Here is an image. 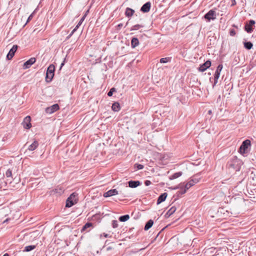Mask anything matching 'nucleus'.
Instances as JSON below:
<instances>
[{
  "label": "nucleus",
  "mask_w": 256,
  "mask_h": 256,
  "mask_svg": "<svg viewBox=\"0 0 256 256\" xmlns=\"http://www.w3.org/2000/svg\"><path fill=\"white\" fill-rule=\"evenodd\" d=\"M139 44L138 40L136 38H133L131 40V46L132 48L136 47Z\"/></svg>",
  "instance_id": "nucleus-18"
},
{
  "label": "nucleus",
  "mask_w": 256,
  "mask_h": 256,
  "mask_svg": "<svg viewBox=\"0 0 256 256\" xmlns=\"http://www.w3.org/2000/svg\"><path fill=\"white\" fill-rule=\"evenodd\" d=\"M222 68H223V66L222 64H219L214 74V84L213 86L216 85V84L218 82V80L220 78V72L222 70Z\"/></svg>",
  "instance_id": "nucleus-4"
},
{
  "label": "nucleus",
  "mask_w": 256,
  "mask_h": 256,
  "mask_svg": "<svg viewBox=\"0 0 256 256\" xmlns=\"http://www.w3.org/2000/svg\"><path fill=\"white\" fill-rule=\"evenodd\" d=\"M76 203L68 199L66 200V206L67 208H70L74 205Z\"/></svg>",
  "instance_id": "nucleus-30"
},
{
  "label": "nucleus",
  "mask_w": 256,
  "mask_h": 256,
  "mask_svg": "<svg viewBox=\"0 0 256 256\" xmlns=\"http://www.w3.org/2000/svg\"><path fill=\"white\" fill-rule=\"evenodd\" d=\"M112 226L114 228H116L118 226V223L117 220H114L112 222Z\"/></svg>",
  "instance_id": "nucleus-37"
},
{
  "label": "nucleus",
  "mask_w": 256,
  "mask_h": 256,
  "mask_svg": "<svg viewBox=\"0 0 256 256\" xmlns=\"http://www.w3.org/2000/svg\"><path fill=\"white\" fill-rule=\"evenodd\" d=\"M167 196H168V194L166 192H164V193L162 194H160L158 198L157 204H159L160 203H162V202H164L166 200Z\"/></svg>",
  "instance_id": "nucleus-14"
},
{
  "label": "nucleus",
  "mask_w": 256,
  "mask_h": 256,
  "mask_svg": "<svg viewBox=\"0 0 256 256\" xmlns=\"http://www.w3.org/2000/svg\"><path fill=\"white\" fill-rule=\"evenodd\" d=\"M36 246L34 245H30V246H26L24 248V251L26 252H30L32 250H34L36 248Z\"/></svg>",
  "instance_id": "nucleus-26"
},
{
  "label": "nucleus",
  "mask_w": 256,
  "mask_h": 256,
  "mask_svg": "<svg viewBox=\"0 0 256 256\" xmlns=\"http://www.w3.org/2000/svg\"><path fill=\"white\" fill-rule=\"evenodd\" d=\"M200 178L198 176L192 177L190 180L185 184V188L189 189L190 187L199 182Z\"/></svg>",
  "instance_id": "nucleus-2"
},
{
  "label": "nucleus",
  "mask_w": 256,
  "mask_h": 256,
  "mask_svg": "<svg viewBox=\"0 0 256 256\" xmlns=\"http://www.w3.org/2000/svg\"><path fill=\"white\" fill-rule=\"evenodd\" d=\"M124 194V196H128V194L127 193H124V194Z\"/></svg>",
  "instance_id": "nucleus-43"
},
{
  "label": "nucleus",
  "mask_w": 256,
  "mask_h": 256,
  "mask_svg": "<svg viewBox=\"0 0 256 256\" xmlns=\"http://www.w3.org/2000/svg\"><path fill=\"white\" fill-rule=\"evenodd\" d=\"M208 113H210V114L211 113V110H209Z\"/></svg>",
  "instance_id": "nucleus-47"
},
{
  "label": "nucleus",
  "mask_w": 256,
  "mask_h": 256,
  "mask_svg": "<svg viewBox=\"0 0 256 256\" xmlns=\"http://www.w3.org/2000/svg\"><path fill=\"white\" fill-rule=\"evenodd\" d=\"M255 24L254 20H250L248 24H246L245 26V30L248 32L250 33L252 31V26Z\"/></svg>",
  "instance_id": "nucleus-10"
},
{
  "label": "nucleus",
  "mask_w": 256,
  "mask_h": 256,
  "mask_svg": "<svg viewBox=\"0 0 256 256\" xmlns=\"http://www.w3.org/2000/svg\"><path fill=\"white\" fill-rule=\"evenodd\" d=\"M18 49L17 45H14L12 48L9 51L8 53L6 56V58L8 60H11L14 55Z\"/></svg>",
  "instance_id": "nucleus-8"
},
{
  "label": "nucleus",
  "mask_w": 256,
  "mask_h": 256,
  "mask_svg": "<svg viewBox=\"0 0 256 256\" xmlns=\"http://www.w3.org/2000/svg\"><path fill=\"white\" fill-rule=\"evenodd\" d=\"M172 58L170 57H166L164 58H162L160 60V63L164 64L168 62H170Z\"/></svg>",
  "instance_id": "nucleus-28"
},
{
  "label": "nucleus",
  "mask_w": 256,
  "mask_h": 256,
  "mask_svg": "<svg viewBox=\"0 0 256 256\" xmlns=\"http://www.w3.org/2000/svg\"><path fill=\"white\" fill-rule=\"evenodd\" d=\"M134 10L130 8H128L126 10L125 14L126 16L130 17L132 16L134 14Z\"/></svg>",
  "instance_id": "nucleus-22"
},
{
  "label": "nucleus",
  "mask_w": 256,
  "mask_h": 256,
  "mask_svg": "<svg viewBox=\"0 0 256 256\" xmlns=\"http://www.w3.org/2000/svg\"><path fill=\"white\" fill-rule=\"evenodd\" d=\"M116 88H112L108 92V96H112L113 92H116Z\"/></svg>",
  "instance_id": "nucleus-33"
},
{
  "label": "nucleus",
  "mask_w": 256,
  "mask_h": 256,
  "mask_svg": "<svg viewBox=\"0 0 256 256\" xmlns=\"http://www.w3.org/2000/svg\"><path fill=\"white\" fill-rule=\"evenodd\" d=\"M34 12L28 18V20H27V22H30L32 18L33 17V14H34Z\"/></svg>",
  "instance_id": "nucleus-39"
},
{
  "label": "nucleus",
  "mask_w": 256,
  "mask_h": 256,
  "mask_svg": "<svg viewBox=\"0 0 256 256\" xmlns=\"http://www.w3.org/2000/svg\"><path fill=\"white\" fill-rule=\"evenodd\" d=\"M38 146V142L36 140H34L32 144L30 145L28 147V150L30 151H32L36 150Z\"/></svg>",
  "instance_id": "nucleus-16"
},
{
  "label": "nucleus",
  "mask_w": 256,
  "mask_h": 256,
  "mask_svg": "<svg viewBox=\"0 0 256 256\" xmlns=\"http://www.w3.org/2000/svg\"><path fill=\"white\" fill-rule=\"evenodd\" d=\"M140 184V182L138 180L133 181L130 180L128 182V186L132 188H135Z\"/></svg>",
  "instance_id": "nucleus-15"
},
{
  "label": "nucleus",
  "mask_w": 256,
  "mask_h": 256,
  "mask_svg": "<svg viewBox=\"0 0 256 256\" xmlns=\"http://www.w3.org/2000/svg\"><path fill=\"white\" fill-rule=\"evenodd\" d=\"M151 184H152L151 182L148 180H146L144 182V184L146 186H148L150 185Z\"/></svg>",
  "instance_id": "nucleus-40"
},
{
  "label": "nucleus",
  "mask_w": 256,
  "mask_h": 256,
  "mask_svg": "<svg viewBox=\"0 0 256 256\" xmlns=\"http://www.w3.org/2000/svg\"><path fill=\"white\" fill-rule=\"evenodd\" d=\"M182 175V172H176L170 176V179L171 180H174V179L178 178V177Z\"/></svg>",
  "instance_id": "nucleus-24"
},
{
  "label": "nucleus",
  "mask_w": 256,
  "mask_h": 256,
  "mask_svg": "<svg viewBox=\"0 0 256 256\" xmlns=\"http://www.w3.org/2000/svg\"><path fill=\"white\" fill-rule=\"evenodd\" d=\"M126 190H128V186H127L126 187Z\"/></svg>",
  "instance_id": "nucleus-48"
},
{
  "label": "nucleus",
  "mask_w": 256,
  "mask_h": 256,
  "mask_svg": "<svg viewBox=\"0 0 256 256\" xmlns=\"http://www.w3.org/2000/svg\"><path fill=\"white\" fill-rule=\"evenodd\" d=\"M154 221L152 220H149L146 224L144 226V230H149L153 225Z\"/></svg>",
  "instance_id": "nucleus-23"
},
{
  "label": "nucleus",
  "mask_w": 256,
  "mask_h": 256,
  "mask_svg": "<svg viewBox=\"0 0 256 256\" xmlns=\"http://www.w3.org/2000/svg\"><path fill=\"white\" fill-rule=\"evenodd\" d=\"M176 210V208L174 206L172 207L165 214V217L166 218H169L172 214Z\"/></svg>",
  "instance_id": "nucleus-17"
},
{
  "label": "nucleus",
  "mask_w": 256,
  "mask_h": 256,
  "mask_svg": "<svg viewBox=\"0 0 256 256\" xmlns=\"http://www.w3.org/2000/svg\"><path fill=\"white\" fill-rule=\"evenodd\" d=\"M110 248H108V250L109 249H110Z\"/></svg>",
  "instance_id": "nucleus-50"
},
{
  "label": "nucleus",
  "mask_w": 256,
  "mask_h": 256,
  "mask_svg": "<svg viewBox=\"0 0 256 256\" xmlns=\"http://www.w3.org/2000/svg\"><path fill=\"white\" fill-rule=\"evenodd\" d=\"M112 110L114 112H118L120 110V108L118 102H114L112 106Z\"/></svg>",
  "instance_id": "nucleus-21"
},
{
  "label": "nucleus",
  "mask_w": 256,
  "mask_h": 256,
  "mask_svg": "<svg viewBox=\"0 0 256 256\" xmlns=\"http://www.w3.org/2000/svg\"><path fill=\"white\" fill-rule=\"evenodd\" d=\"M135 168H136L138 170H142L144 168V166L141 164H136L134 165Z\"/></svg>",
  "instance_id": "nucleus-36"
},
{
  "label": "nucleus",
  "mask_w": 256,
  "mask_h": 256,
  "mask_svg": "<svg viewBox=\"0 0 256 256\" xmlns=\"http://www.w3.org/2000/svg\"><path fill=\"white\" fill-rule=\"evenodd\" d=\"M250 146V141L249 140H244L240 148V152L242 154H245L246 150Z\"/></svg>",
  "instance_id": "nucleus-3"
},
{
  "label": "nucleus",
  "mask_w": 256,
  "mask_h": 256,
  "mask_svg": "<svg viewBox=\"0 0 256 256\" xmlns=\"http://www.w3.org/2000/svg\"><path fill=\"white\" fill-rule=\"evenodd\" d=\"M71 36H71L70 34H69V35L66 37V39H67V40L69 39Z\"/></svg>",
  "instance_id": "nucleus-42"
},
{
  "label": "nucleus",
  "mask_w": 256,
  "mask_h": 256,
  "mask_svg": "<svg viewBox=\"0 0 256 256\" xmlns=\"http://www.w3.org/2000/svg\"><path fill=\"white\" fill-rule=\"evenodd\" d=\"M230 34L231 36H234L236 34V31L234 29L230 30Z\"/></svg>",
  "instance_id": "nucleus-38"
},
{
  "label": "nucleus",
  "mask_w": 256,
  "mask_h": 256,
  "mask_svg": "<svg viewBox=\"0 0 256 256\" xmlns=\"http://www.w3.org/2000/svg\"><path fill=\"white\" fill-rule=\"evenodd\" d=\"M64 64L62 62L61 64L60 68L64 66Z\"/></svg>",
  "instance_id": "nucleus-45"
},
{
  "label": "nucleus",
  "mask_w": 256,
  "mask_h": 256,
  "mask_svg": "<svg viewBox=\"0 0 256 256\" xmlns=\"http://www.w3.org/2000/svg\"><path fill=\"white\" fill-rule=\"evenodd\" d=\"M60 108L58 104H54L52 106L48 107L46 108L45 112L46 113L48 114H52L58 110Z\"/></svg>",
  "instance_id": "nucleus-5"
},
{
  "label": "nucleus",
  "mask_w": 256,
  "mask_h": 256,
  "mask_svg": "<svg viewBox=\"0 0 256 256\" xmlns=\"http://www.w3.org/2000/svg\"><path fill=\"white\" fill-rule=\"evenodd\" d=\"M6 176L8 178H9V179L7 180V182L10 181V184H11V179L12 178V172L10 169H8L6 171Z\"/></svg>",
  "instance_id": "nucleus-19"
},
{
  "label": "nucleus",
  "mask_w": 256,
  "mask_h": 256,
  "mask_svg": "<svg viewBox=\"0 0 256 256\" xmlns=\"http://www.w3.org/2000/svg\"><path fill=\"white\" fill-rule=\"evenodd\" d=\"M54 70L55 68L54 64H50L48 68L46 76V82H49L52 81L54 76Z\"/></svg>",
  "instance_id": "nucleus-1"
},
{
  "label": "nucleus",
  "mask_w": 256,
  "mask_h": 256,
  "mask_svg": "<svg viewBox=\"0 0 256 256\" xmlns=\"http://www.w3.org/2000/svg\"><path fill=\"white\" fill-rule=\"evenodd\" d=\"M77 28H76V27H75V28L72 30V32H70V34L71 36H72V35L74 34V32L77 30Z\"/></svg>",
  "instance_id": "nucleus-41"
},
{
  "label": "nucleus",
  "mask_w": 256,
  "mask_h": 256,
  "mask_svg": "<svg viewBox=\"0 0 256 256\" xmlns=\"http://www.w3.org/2000/svg\"><path fill=\"white\" fill-rule=\"evenodd\" d=\"M3 256H9V254L7 253L4 254Z\"/></svg>",
  "instance_id": "nucleus-44"
},
{
  "label": "nucleus",
  "mask_w": 256,
  "mask_h": 256,
  "mask_svg": "<svg viewBox=\"0 0 256 256\" xmlns=\"http://www.w3.org/2000/svg\"><path fill=\"white\" fill-rule=\"evenodd\" d=\"M108 234H105L104 236L106 238V237H108Z\"/></svg>",
  "instance_id": "nucleus-46"
},
{
  "label": "nucleus",
  "mask_w": 256,
  "mask_h": 256,
  "mask_svg": "<svg viewBox=\"0 0 256 256\" xmlns=\"http://www.w3.org/2000/svg\"><path fill=\"white\" fill-rule=\"evenodd\" d=\"M54 193H59L62 194L64 192V190L62 188H56L54 190H53Z\"/></svg>",
  "instance_id": "nucleus-35"
},
{
  "label": "nucleus",
  "mask_w": 256,
  "mask_h": 256,
  "mask_svg": "<svg viewBox=\"0 0 256 256\" xmlns=\"http://www.w3.org/2000/svg\"><path fill=\"white\" fill-rule=\"evenodd\" d=\"M176 188H180V190L178 192L179 194H185L186 192V190H188V189H186L185 187L184 188V186H182V184H180L179 186L176 187V188H174V189H176Z\"/></svg>",
  "instance_id": "nucleus-20"
},
{
  "label": "nucleus",
  "mask_w": 256,
  "mask_h": 256,
  "mask_svg": "<svg viewBox=\"0 0 256 256\" xmlns=\"http://www.w3.org/2000/svg\"><path fill=\"white\" fill-rule=\"evenodd\" d=\"M204 18L208 20V21L215 20L216 18V12L212 10H210L204 15Z\"/></svg>",
  "instance_id": "nucleus-6"
},
{
  "label": "nucleus",
  "mask_w": 256,
  "mask_h": 256,
  "mask_svg": "<svg viewBox=\"0 0 256 256\" xmlns=\"http://www.w3.org/2000/svg\"><path fill=\"white\" fill-rule=\"evenodd\" d=\"M86 15H84L82 18L79 21V22H78V24H77V25L76 26V28H79V26L82 24V23L83 21L84 20V18H85V17H86Z\"/></svg>",
  "instance_id": "nucleus-32"
},
{
  "label": "nucleus",
  "mask_w": 256,
  "mask_h": 256,
  "mask_svg": "<svg viewBox=\"0 0 256 256\" xmlns=\"http://www.w3.org/2000/svg\"><path fill=\"white\" fill-rule=\"evenodd\" d=\"M68 199L71 200L76 204L77 202L76 195L74 193L71 194Z\"/></svg>",
  "instance_id": "nucleus-25"
},
{
  "label": "nucleus",
  "mask_w": 256,
  "mask_h": 256,
  "mask_svg": "<svg viewBox=\"0 0 256 256\" xmlns=\"http://www.w3.org/2000/svg\"><path fill=\"white\" fill-rule=\"evenodd\" d=\"M210 66L211 62L210 60H207L204 64L200 66L198 68V70L200 72H203L210 68Z\"/></svg>",
  "instance_id": "nucleus-9"
},
{
  "label": "nucleus",
  "mask_w": 256,
  "mask_h": 256,
  "mask_svg": "<svg viewBox=\"0 0 256 256\" xmlns=\"http://www.w3.org/2000/svg\"><path fill=\"white\" fill-rule=\"evenodd\" d=\"M36 59L34 58H32L26 62L24 64V68L25 69L29 68L32 64L36 62Z\"/></svg>",
  "instance_id": "nucleus-11"
},
{
  "label": "nucleus",
  "mask_w": 256,
  "mask_h": 256,
  "mask_svg": "<svg viewBox=\"0 0 256 256\" xmlns=\"http://www.w3.org/2000/svg\"><path fill=\"white\" fill-rule=\"evenodd\" d=\"M253 44L250 42H244V46L247 50H250L252 48Z\"/></svg>",
  "instance_id": "nucleus-27"
},
{
  "label": "nucleus",
  "mask_w": 256,
  "mask_h": 256,
  "mask_svg": "<svg viewBox=\"0 0 256 256\" xmlns=\"http://www.w3.org/2000/svg\"><path fill=\"white\" fill-rule=\"evenodd\" d=\"M151 6L150 2H147L144 4L141 8L140 10L143 12H148L150 11Z\"/></svg>",
  "instance_id": "nucleus-13"
},
{
  "label": "nucleus",
  "mask_w": 256,
  "mask_h": 256,
  "mask_svg": "<svg viewBox=\"0 0 256 256\" xmlns=\"http://www.w3.org/2000/svg\"><path fill=\"white\" fill-rule=\"evenodd\" d=\"M31 118L30 116H26L22 124L24 128L26 129H30L32 124L30 123Z\"/></svg>",
  "instance_id": "nucleus-7"
},
{
  "label": "nucleus",
  "mask_w": 256,
  "mask_h": 256,
  "mask_svg": "<svg viewBox=\"0 0 256 256\" xmlns=\"http://www.w3.org/2000/svg\"><path fill=\"white\" fill-rule=\"evenodd\" d=\"M142 26L140 24H136L133 26L132 28V30H138L140 28H142Z\"/></svg>",
  "instance_id": "nucleus-34"
},
{
  "label": "nucleus",
  "mask_w": 256,
  "mask_h": 256,
  "mask_svg": "<svg viewBox=\"0 0 256 256\" xmlns=\"http://www.w3.org/2000/svg\"><path fill=\"white\" fill-rule=\"evenodd\" d=\"M119 193L116 189L110 190L104 194V196L106 198L111 196H112L118 194Z\"/></svg>",
  "instance_id": "nucleus-12"
},
{
  "label": "nucleus",
  "mask_w": 256,
  "mask_h": 256,
  "mask_svg": "<svg viewBox=\"0 0 256 256\" xmlns=\"http://www.w3.org/2000/svg\"><path fill=\"white\" fill-rule=\"evenodd\" d=\"M130 218V216L128 214H126L124 216H122L119 218V220L120 222H124L128 220Z\"/></svg>",
  "instance_id": "nucleus-29"
},
{
  "label": "nucleus",
  "mask_w": 256,
  "mask_h": 256,
  "mask_svg": "<svg viewBox=\"0 0 256 256\" xmlns=\"http://www.w3.org/2000/svg\"><path fill=\"white\" fill-rule=\"evenodd\" d=\"M92 226V224L90 222L86 223L82 227V231L85 230L86 228H90Z\"/></svg>",
  "instance_id": "nucleus-31"
},
{
  "label": "nucleus",
  "mask_w": 256,
  "mask_h": 256,
  "mask_svg": "<svg viewBox=\"0 0 256 256\" xmlns=\"http://www.w3.org/2000/svg\"><path fill=\"white\" fill-rule=\"evenodd\" d=\"M122 25V24H119L118 26H121Z\"/></svg>",
  "instance_id": "nucleus-49"
}]
</instances>
